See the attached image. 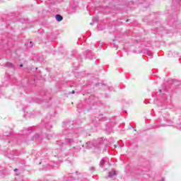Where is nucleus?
I'll list each match as a JSON object with an SVG mask.
<instances>
[{"mask_svg": "<svg viewBox=\"0 0 181 181\" xmlns=\"http://www.w3.org/2000/svg\"><path fill=\"white\" fill-rule=\"evenodd\" d=\"M71 125H74L73 122H68L66 123V127L67 129H65L62 134L65 135L64 143L61 141H57V144L59 146H63L64 145H68L71 148L73 152H79L81 149V146L78 145V136L80 134L78 132H81V129H73Z\"/></svg>", "mask_w": 181, "mask_h": 181, "instance_id": "f257e3e1", "label": "nucleus"}, {"mask_svg": "<svg viewBox=\"0 0 181 181\" xmlns=\"http://www.w3.org/2000/svg\"><path fill=\"white\" fill-rule=\"evenodd\" d=\"M104 144L103 139L101 138L98 141H89L86 144V149H91L93 146L95 148H100V145H103Z\"/></svg>", "mask_w": 181, "mask_h": 181, "instance_id": "f03ea898", "label": "nucleus"}, {"mask_svg": "<svg viewBox=\"0 0 181 181\" xmlns=\"http://www.w3.org/2000/svg\"><path fill=\"white\" fill-rule=\"evenodd\" d=\"M181 0H173V8H180Z\"/></svg>", "mask_w": 181, "mask_h": 181, "instance_id": "7ed1b4c3", "label": "nucleus"}, {"mask_svg": "<svg viewBox=\"0 0 181 181\" xmlns=\"http://www.w3.org/2000/svg\"><path fill=\"white\" fill-rule=\"evenodd\" d=\"M114 176H117V173H115V170H112L108 174V177H114Z\"/></svg>", "mask_w": 181, "mask_h": 181, "instance_id": "20e7f679", "label": "nucleus"}, {"mask_svg": "<svg viewBox=\"0 0 181 181\" xmlns=\"http://www.w3.org/2000/svg\"><path fill=\"white\" fill-rule=\"evenodd\" d=\"M107 162V158H103L100 162V168H104V164Z\"/></svg>", "mask_w": 181, "mask_h": 181, "instance_id": "39448f33", "label": "nucleus"}, {"mask_svg": "<svg viewBox=\"0 0 181 181\" xmlns=\"http://www.w3.org/2000/svg\"><path fill=\"white\" fill-rule=\"evenodd\" d=\"M55 18H56L57 22H62V21H63V16H62L60 14H57L55 16Z\"/></svg>", "mask_w": 181, "mask_h": 181, "instance_id": "423d86ee", "label": "nucleus"}, {"mask_svg": "<svg viewBox=\"0 0 181 181\" xmlns=\"http://www.w3.org/2000/svg\"><path fill=\"white\" fill-rule=\"evenodd\" d=\"M6 67H10L11 69H15V65L11 62L6 64Z\"/></svg>", "mask_w": 181, "mask_h": 181, "instance_id": "0eeeda50", "label": "nucleus"}, {"mask_svg": "<svg viewBox=\"0 0 181 181\" xmlns=\"http://www.w3.org/2000/svg\"><path fill=\"white\" fill-rule=\"evenodd\" d=\"M93 22H98V16L93 17Z\"/></svg>", "mask_w": 181, "mask_h": 181, "instance_id": "6e6552de", "label": "nucleus"}, {"mask_svg": "<svg viewBox=\"0 0 181 181\" xmlns=\"http://www.w3.org/2000/svg\"><path fill=\"white\" fill-rule=\"evenodd\" d=\"M57 152H59V150H54V151H52V155H53V156H56V153H57Z\"/></svg>", "mask_w": 181, "mask_h": 181, "instance_id": "1a4fd4ad", "label": "nucleus"}, {"mask_svg": "<svg viewBox=\"0 0 181 181\" xmlns=\"http://www.w3.org/2000/svg\"><path fill=\"white\" fill-rule=\"evenodd\" d=\"M39 138V134H35L34 136H33V139H35V141H37V139Z\"/></svg>", "mask_w": 181, "mask_h": 181, "instance_id": "9d476101", "label": "nucleus"}, {"mask_svg": "<svg viewBox=\"0 0 181 181\" xmlns=\"http://www.w3.org/2000/svg\"><path fill=\"white\" fill-rule=\"evenodd\" d=\"M148 56H149L150 57H152L153 54L152 52H148L147 53Z\"/></svg>", "mask_w": 181, "mask_h": 181, "instance_id": "9b49d317", "label": "nucleus"}, {"mask_svg": "<svg viewBox=\"0 0 181 181\" xmlns=\"http://www.w3.org/2000/svg\"><path fill=\"white\" fill-rule=\"evenodd\" d=\"M52 134H48V135L47 136V139H49V138H50V137H52Z\"/></svg>", "mask_w": 181, "mask_h": 181, "instance_id": "f8f14e48", "label": "nucleus"}, {"mask_svg": "<svg viewBox=\"0 0 181 181\" xmlns=\"http://www.w3.org/2000/svg\"><path fill=\"white\" fill-rule=\"evenodd\" d=\"M90 170H92L93 172H94V170H95V168L94 167H91L90 168Z\"/></svg>", "mask_w": 181, "mask_h": 181, "instance_id": "ddd939ff", "label": "nucleus"}, {"mask_svg": "<svg viewBox=\"0 0 181 181\" xmlns=\"http://www.w3.org/2000/svg\"><path fill=\"white\" fill-rule=\"evenodd\" d=\"M114 47H115V49H118V46H117V45H115V43L113 44Z\"/></svg>", "mask_w": 181, "mask_h": 181, "instance_id": "4468645a", "label": "nucleus"}, {"mask_svg": "<svg viewBox=\"0 0 181 181\" xmlns=\"http://www.w3.org/2000/svg\"><path fill=\"white\" fill-rule=\"evenodd\" d=\"M177 128L178 129H181V124H178Z\"/></svg>", "mask_w": 181, "mask_h": 181, "instance_id": "2eb2a0df", "label": "nucleus"}, {"mask_svg": "<svg viewBox=\"0 0 181 181\" xmlns=\"http://www.w3.org/2000/svg\"><path fill=\"white\" fill-rule=\"evenodd\" d=\"M32 43H33V42H32V41H31V42H30V47H32L33 46V45H32Z\"/></svg>", "mask_w": 181, "mask_h": 181, "instance_id": "dca6fc26", "label": "nucleus"}, {"mask_svg": "<svg viewBox=\"0 0 181 181\" xmlns=\"http://www.w3.org/2000/svg\"><path fill=\"white\" fill-rule=\"evenodd\" d=\"M20 67H23V64H21Z\"/></svg>", "mask_w": 181, "mask_h": 181, "instance_id": "f3484780", "label": "nucleus"}, {"mask_svg": "<svg viewBox=\"0 0 181 181\" xmlns=\"http://www.w3.org/2000/svg\"><path fill=\"white\" fill-rule=\"evenodd\" d=\"M73 180V178L68 179L67 181Z\"/></svg>", "mask_w": 181, "mask_h": 181, "instance_id": "a211bd4d", "label": "nucleus"}, {"mask_svg": "<svg viewBox=\"0 0 181 181\" xmlns=\"http://www.w3.org/2000/svg\"><path fill=\"white\" fill-rule=\"evenodd\" d=\"M72 94H74L75 93H76V91H74V90H72Z\"/></svg>", "mask_w": 181, "mask_h": 181, "instance_id": "6ab92c4d", "label": "nucleus"}, {"mask_svg": "<svg viewBox=\"0 0 181 181\" xmlns=\"http://www.w3.org/2000/svg\"><path fill=\"white\" fill-rule=\"evenodd\" d=\"M114 148H117V145H114Z\"/></svg>", "mask_w": 181, "mask_h": 181, "instance_id": "aec40b11", "label": "nucleus"}, {"mask_svg": "<svg viewBox=\"0 0 181 181\" xmlns=\"http://www.w3.org/2000/svg\"><path fill=\"white\" fill-rule=\"evenodd\" d=\"M18 168L14 169V172H17Z\"/></svg>", "mask_w": 181, "mask_h": 181, "instance_id": "412c9836", "label": "nucleus"}, {"mask_svg": "<svg viewBox=\"0 0 181 181\" xmlns=\"http://www.w3.org/2000/svg\"><path fill=\"white\" fill-rule=\"evenodd\" d=\"M83 181H87V179L83 178Z\"/></svg>", "mask_w": 181, "mask_h": 181, "instance_id": "4be33fe9", "label": "nucleus"}, {"mask_svg": "<svg viewBox=\"0 0 181 181\" xmlns=\"http://www.w3.org/2000/svg\"><path fill=\"white\" fill-rule=\"evenodd\" d=\"M90 25H94V23H90Z\"/></svg>", "mask_w": 181, "mask_h": 181, "instance_id": "5701e85b", "label": "nucleus"}, {"mask_svg": "<svg viewBox=\"0 0 181 181\" xmlns=\"http://www.w3.org/2000/svg\"><path fill=\"white\" fill-rule=\"evenodd\" d=\"M159 93H162V90L160 89V90H159Z\"/></svg>", "mask_w": 181, "mask_h": 181, "instance_id": "b1692460", "label": "nucleus"}, {"mask_svg": "<svg viewBox=\"0 0 181 181\" xmlns=\"http://www.w3.org/2000/svg\"><path fill=\"white\" fill-rule=\"evenodd\" d=\"M81 146H82V148H84V145L82 144Z\"/></svg>", "mask_w": 181, "mask_h": 181, "instance_id": "393cba45", "label": "nucleus"}, {"mask_svg": "<svg viewBox=\"0 0 181 181\" xmlns=\"http://www.w3.org/2000/svg\"><path fill=\"white\" fill-rule=\"evenodd\" d=\"M79 142H80V144H81V141H80Z\"/></svg>", "mask_w": 181, "mask_h": 181, "instance_id": "a878e982", "label": "nucleus"}]
</instances>
